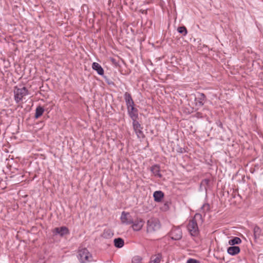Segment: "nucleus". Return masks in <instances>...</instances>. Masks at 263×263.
Here are the masks:
<instances>
[{"label": "nucleus", "instance_id": "f257e3e1", "mask_svg": "<svg viewBox=\"0 0 263 263\" xmlns=\"http://www.w3.org/2000/svg\"><path fill=\"white\" fill-rule=\"evenodd\" d=\"M199 221L201 223L203 221L201 213H196L194 217L189 221L187 224V229L191 236L196 237L199 235V230L197 222Z\"/></svg>", "mask_w": 263, "mask_h": 263}, {"label": "nucleus", "instance_id": "f03ea898", "mask_svg": "<svg viewBox=\"0 0 263 263\" xmlns=\"http://www.w3.org/2000/svg\"><path fill=\"white\" fill-rule=\"evenodd\" d=\"M13 92L14 100L16 103L21 101L23 97L27 96L29 93L28 89L25 87L18 88L17 86H15Z\"/></svg>", "mask_w": 263, "mask_h": 263}, {"label": "nucleus", "instance_id": "7ed1b4c3", "mask_svg": "<svg viewBox=\"0 0 263 263\" xmlns=\"http://www.w3.org/2000/svg\"><path fill=\"white\" fill-rule=\"evenodd\" d=\"M78 257L81 263H86L92 256L86 248H83L79 250Z\"/></svg>", "mask_w": 263, "mask_h": 263}, {"label": "nucleus", "instance_id": "20e7f679", "mask_svg": "<svg viewBox=\"0 0 263 263\" xmlns=\"http://www.w3.org/2000/svg\"><path fill=\"white\" fill-rule=\"evenodd\" d=\"M161 224L158 219L156 218H151L147 220V231L152 232L159 230L160 228Z\"/></svg>", "mask_w": 263, "mask_h": 263}, {"label": "nucleus", "instance_id": "39448f33", "mask_svg": "<svg viewBox=\"0 0 263 263\" xmlns=\"http://www.w3.org/2000/svg\"><path fill=\"white\" fill-rule=\"evenodd\" d=\"M134 130L139 138H143L145 137L144 134L142 132L143 127L137 120L132 121Z\"/></svg>", "mask_w": 263, "mask_h": 263}, {"label": "nucleus", "instance_id": "423d86ee", "mask_svg": "<svg viewBox=\"0 0 263 263\" xmlns=\"http://www.w3.org/2000/svg\"><path fill=\"white\" fill-rule=\"evenodd\" d=\"M170 237L175 240H180L182 237L181 229L179 227L173 228L170 232Z\"/></svg>", "mask_w": 263, "mask_h": 263}, {"label": "nucleus", "instance_id": "0eeeda50", "mask_svg": "<svg viewBox=\"0 0 263 263\" xmlns=\"http://www.w3.org/2000/svg\"><path fill=\"white\" fill-rule=\"evenodd\" d=\"M120 219L122 223L126 225L131 224L133 223L134 220L128 212H122Z\"/></svg>", "mask_w": 263, "mask_h": 263}, {"label": "nucleus", "instance_id": "6e6552de", "mask_svg": "<svg viewBox=\"0 0 263 263\" xmlns=\"http://www.w3.org/2000/svg\"><path fill=\"white\" fill-rule=\"evenodd\" d=\"M206 99L205 95L203 93H198L195 98V103L196 106L198 108L202 107L204 104Z\"/></svg>", "mask_w": 263, "mask_h": 263}, {"label": "nucleus", "instance_id": "1a4fd4ad", "mask_svg": "<svg viewBox=\"0 0 263 263\" xmlns=\"http://www.w3.org/2000/svg\"><path fill=\"white\" fill-rule=\"evenodd\" d=\"M53 233L55 235H59L60 236L63 237L65 235L69 234V231L66 227L62 226L54 229Z\"/></svg>", "mask_w": 263, "mask_h": 263}, {"label": "nucleus", "instance_id": "9d476101", "mask_svg": "<svg viewBox=\"0 0 263 263\" xmlns=\"http://www.w3.org/2000/svg\"><path fill=\"white\" fill-rule=\"evenodd\" d=\"M127 114L132 121L137 120L138 118V110L135 107V106L127 108Z\"/></svg>", "mask_w": 263, "mask_h": 263}, {"label": "nucleus", "instance_id": "9b49d317", "mask_svg": "<svg viewBox=\"0 0 263 263\" xmlns=\"http://www.w3.org/2000/svg\"><path fill=\"white\" fill-rule=\"evenodd\" d=\"M162 261L163 257L162 253L161 252H157L151 256L148 263H161Z\"/></svg>", "mask_w": 263, "mask_h": 263}, {"label": "nucleus", "instance_id": "f8f14e48", "mask_svg": "<svg viewBox=\"0 0 263 263\" xmlns=\"http://www.w3.org/2000/svg\"><path fill=\"white\" fill-rule=\"evenodd\" d=\"M144 221L141 218H137L135 220H133L132 224V228L134 231H138L140 230L143 226Z\"/></svg>", "mask_w": 263, "mask_h": 263}, {"label": "nucleus", "instance_id": "ddd939ff", "mask_svg": "<svg viewBox=\"0 0 263 263\" xmlns=\"http://www.w3.org/2000/svg\"><path fill=\"white\" fill-rule=\"evenodd\" d=\"M124 98L127 108L135 106L134 101L129 93L125 92L124 94Z\"/></svg>", "mask_w": 263, "mask_h": 263}, {"label": "nucleus", "instance_id": "4468645a", "mask_svg": "<svg viewBox=\"0 0 263 263\" xmlns=\"http://www.w3.org/2000/svg\"><path fill=\"white\" fill-rule=\"evenodd\" d=\"M150 170L153 175L158 178H161L162 177L160 173V167L158 164H155L151 167Z\"/></svg>", "mask_w": 263, "mask_h": 263}, {"label": "nucleus", "instance_id": "2eb2a0df", "mask_svg": "<svg viewBox=\"0 0 263 263\" xmlns=\"http://www.w3.org/2000/svg\"><path fill=\"white\" fill-rule=\"evenodd\" d=\"M240 252V249L238 246H232L227 249L228 253L232 256L238 254Z\"/></svg>", "mask_w": 263, "mask_h": 263}, {"label": "nucleus", "instance_id": "dca6fc26", "mask_svg": "<svg viewBox=\"0 0 263 263\" xmlns=\"http://www.w3.org/2000/svg\"><path fill=\"white\" fill-rule=\"evenodd\" d=\"M92 68L93 70L96 71L98 74L103 76L104 69L99 63L93 62L92 64Z\"/></svg>", "mask_w": 263, "mask_h": 263}, {"label": "nucleus", "instance_id": "f3484780", "mask_svg": "<svg viewBox=\"0 0 263 263\" xmlns=\"http://www.w3.org/2000/svg\"><path fill=\"white\" fill-rule=\"evenodd\" d=\"M153 197L155 201L160 202L164 197V193L161 191H157L154 193Z\"/></svg>", "mask_w": 263, "mask_h": 263}, {"label": "nucleus", "instance_id": "a211bd4d", "mask_svg": "<svg viewBox=\"0 0 263 263\" xmlns=\"http://www.w3.org/2000/svg\"><path fill=\"white\" fill-rule=\"evenodd\" d=\"M114 245L116 248H121L124 245V240L121 238H117L114 239Z\"/></svg>", "mask_w": 263, "mask_h": 263}, {"label": "nucleus", "instance_id": "6ab92c4d", "mask_svg": "<svg viewBox=\"0 0 263 263\" xmlns=\"http://www.w3.org/2000/svg\"><path fill=\"white\" fill-rule=\"evenodd\" d=\"M242 242L241 239L238 237H234L229 240V244L231 246L238 245Z\"/></svg>", "mask_w": 263, "mask_h": 263}, {"label": "nucleus", "instance_id": "aec40b11", "mask_svg": "<svg viewBox=\"0 0 263 263\" xmlns=\"http://www.w3.org/2000/svg\"><path fill=\"white\" fill-rule=\"evenodd\" d=\"M44 111V109L43 107L39 106L36 108L35 113V118L37 119L41 117Z\"/></svg>", "mask_w": 263, "mask_h": 263}, {"label": "nucleus", "instance_id": "412c9836", "mask_svg": "<svg viewBox=\"0 0 263 263\" xmlns=\"http://www.w3.org/2000/svg\"><path fill=\"white\" fill-rule=\"evenodd\" d=\"M210 180L209 179H203L200 183V187H203L205 190H207V187L209 186Z\"/></svg>", "mask_w": 263, "mask_h": 263}, {"label": "nucleus", "instance_id": "4be33fe9", "mask_svg": "<svg viewBox=\"0 0 263 263\" xmlns=\"http://www.w3.org/2000/svg\"><path fill=\"white\" fill-rule=\"evenodd\" d=\"M210 206L209 203H205L203 204L202 206L200 208V212H201L204 215L205 214V213L206 212H208L210 211Z\"/></svg>", "mask_w": 263, "mask_h": 263}, {"label": "nucleus", "instance_id": "5701e85b", "mask_svg": "<svg viewBox=\"0 0 263 263\" xmlns=\"http://www.w3.org/2000/svg\"><path fill=\"white\" fill-rule=\"evenodd\" d=\"M261 230L258 226H255L254 228V236L255 239L258 238L261 235Z\"/></svg>", "mask_w": 263, "mask_h": 263}, {"label": "nucleus", "instance_id": "b1692460", "mask_svg": "<svg viewBox=\"0 0 263 263\" xmlns=\"http://www.w3.org/2000/svg\"><path fill=\"white\" fill-rule=\"evenodd\" d=\"M177 31L179 33L182 34L183 36H185L187 33V30L186 28L183 26L181 27H179L177 28Z\"/></svg>", "mask_w": 263, "mask_h": 263}, {"label": "nucleus", "instance_id": "393cba45", "mask_svg": "<svg viewBox=\"0 0 263 263\" xmlns=\"http://www.w3.org/2000/svg\"><path fill=\"white\" fill-rule=\"evenodd\" d=\"M113 234L109 230H104L102 234V237L105 238H108L112 236Z\"/></svg>", "mask_w": 263, "mask_h": 263}, {"label": "nucleus", "instance_id": "a878e982", "mask_svg": "<svg viewBox=\"0 0 263 263\" xmlns=\"http://www.w3.org/2000/svg\"><path fill=\"white\" fill-rule=\"evenodd\" d=\"M142 260V258L140 256H135L132 259L131 263H140Z\"/></svg>", "mask_w": 263, "mask_h": 263}, {"label": "nucleus", "instance_id": "bb28decb", "mask_svg": "<svg viewBox=\"0 0 263 263\" xmlns=\"http://www.w3.org/2000/svg\"><path fill=\"white\" fill-rule=\"evenodd\" d=\"M186 263H200V262L197 259L194 258H189L187 259Z\"/></svg>", "mask_w": 263, "mask_h": 263}, {"label": "nucleus", "instance_id": "cd10ccee", "mask_svg": "<svg viewBox=\"0 0 263 263\" xmlns=\"http://www.w3.org/2000/svg\"><path fill=\"white\" fill-rule=\"evenodd\" d=\"M105 82L108 84V85H114V82L110 80L109 79L107 78L106 77H104Z\"/></svg>", "mask_w": 263, "mask_h": 263}, {"label": "nucleus", "instance_id": "c85d7f7f", "mask_svg": "<svg viewBox=\"0 0 263 263\" xmlns=\"http://www.w3.org/2000/svg\"><path fill=\"white\" fill-rule=\"evenodd\" d=\"M183 149L182 148H180V151H179V152L182 153H183Z\"/></svg>", "mask_w": 263, "mask_h": 263}]
</instances>
